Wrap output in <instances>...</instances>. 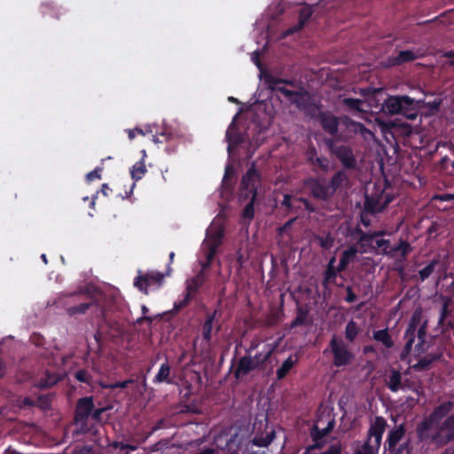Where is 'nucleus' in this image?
<instances>
[{"mask_svg":"<svg viewBox=\"0 0 454 454\" xmlns=\"http://www.w3.org/2000/svg\"><path fill=\"white\" fill-rule=\"evenodd\" d=\"M322 129L331 136H335L339 129V118L330 112H321L318 116Z\"/></svg>","mask_w":454,"mask_h":454,"instance_id":"15","label":"nucleus"},{"mask_svg":"<svg viewBox=\"0 0 454 454\" xmlns=\"http://www.w3.org/2000/svg\"><path fill=\"white\" fill-rule=\"evenodd\" d=\"M347 295L345 297V301L348 303H352L357 300L356 294L353 292V289L350 286H346Z\"/></svg>","mask_w":454,"mask_h":454,"instance_id":"63","label":"nucleus"},{"mask_svg":"<svg viewBox=\"0 0 454 454\" xmlns=\"http://www.w3.org/2000/svg\"><path fill=\"white\" fill-rule=\"evenodd\" d=\"M406 433L405 425L400 424L395 428L391 429L388 434L387 440L384 442L385 450H393L395 445L399 444L403 440Z\"/></svg>","mask_w":454,"mask_h":454,"instance_id":"20","label":"nucleus"},{"mask_svg":"<svg viewBox=\"0 0 454 454\" xmlns=\"http://www.w3.org/2000/svg\"><path fill=\"white\" fill-rule=\"evenodd\" d=\"M334 425V421L332 420L328 423L325 428L320 429L317 426L314 425L311 428L310 434L317 435V438H324L333 429Z\"/></svg>","mask_w":454,"mask_h":454,"instance_id":"47","label":"nucleus"},{"mask_svg":"<svg viewBox=\"0 0 454 454\" xmlns=\"http://www.w3.org/2000/svg\"><path fill=\"white\" fill-rule=\"evenodd\" d=\"M299 356L297 354L289 356L276 372L278 380H282L290 372L292 368L298 363Z\"/></svg>","mask_w":454,"mask_h":454,"instance_id":"26","label":"nucleus"},{"mask_svg":"<svg viewBox=\"0 0 454 454\" xmlns=\"http://www.w3.org/2000/svg\"><path fill=\"white\" fill-rule=\"evenodd\" d=\"M223 234V229H217L208 234L203 244L204 249L212 250L217 253L219 247L222 245Z\"/></svg>","mask_w":454,"mask_h":454,"instance_id":"23","label":"nucleus"},{"mask_svg":"<svg viewBox=\"0 0 454 454\" xmlns=\"http://www.w3.org/2000/svg\"><path fill=\"white\" fill-rule=\"evenodd\" d=\"M312 165L317 166L322 170L326 171L329 168V160L326 157H316Z\"/></svg>","mask_w":454,"mask_h":454,"instance_id":"56","label":"nucleus"},{"mask_svg":"<svg viewBox=\"0 0 454 454\" xmlns=\"http://www.w3.org/2000/svg\"><path fill=\"white\" fill-rule=\"evenodd\" d=\"M390 133L395 138H408L413 134V127L406 121L395 120L389 123Z\"/></svg>","mask_w":454,"mask_h":454,"instance_id":"17","label":"nucleus"},{"mask_svg":"<svg viewBox=\"0 0 454 454\" xmlns=\"http://www.w3.org/2000/svg\"><path fill=\"white\" fill-rule=\"evenodd\" d=\"M262 75L264 82L270 90L278 91L283 94L292 104L294 98L297 97L298 91L288 90L285 87L279 86L280 84H286L290 86L294 85V81L290 79L277 78L274 74L270 72H262Z\"/></svg>","mask_w":454,"mask_h":454,"instance_id":"6","label":"nucleus"},{"mask_svg":"<svg viewBox=\"0 0 454 454\" xmlns=\"http://www.w3.org/2000/svg\"><path fill=\"white\" fill-rule=\"evenodd\" d=\"M427 333V322H425L423 325H421L419 328L417 327L416 330V336L418 337V343L416 344V348L419 352L423 351V346L425 344V338Z\"/></svg>","mask_w":454,"mask_h":454,"instance_id":"44","label":"nucleus"},{"mask_svg":"<svg viewBox=\"0 0 454 454\" xmlns=\"http://www.w3.org/2000/svg\"><path fill=\"white\" fill-rule=\"evenodd\" d=\"M171 367L168 361L163 363L157 374L154 376L153 382L154 384H160V383H167V384H172L174 382L173 378H171Z\"/></svg>","mask_w":454,"mask_h":454,"instance_id":"27","label":"nucleus"},{"mask_svg":"<svg viewBox=\"0 0 454 454\" xmlns=\"http://www.w3.org/2000/svg\"><path fill=\"white\" fill-rule=\"evenodd\" d=\"M389 454H411L412 450L411 442L410 439L403 443L395 446L393 450H387Z\"/></svg>","mask_w":454,"mask_h":454,"instance_id":"42","label":"nucleus"},{"mask_svg":"<svg viewBox=\"0 0 454 454\" xmlns=\"http://www.w3.org/2000/svg\"><path fill=\"white\" fill-rule=\"evenodd\" d=\"M342 271L343 270H339V265L337 267H326L323 272V287L327 289L330 285H335L338 274L341 273Z\"/></svg>","mask_w":454,"mask_h":454,"instance_id":"29","label":"nucleus"},{"mask_svg":"<svg viewBox=\"0 0 454 454\" xmlns=\"http://www.w3.org/2000/svg\"><path fill=\"white\" fill-rule=\"evenodd\" d=\"M419 58V55L411 50L400 51L395 56H390L386 60V67H393L404 63L411 62Z\"/></svg>","mask_w":454,"mask_h":454,"instance_id":"18","label":"nucleus"},{"mask_svg":"<svg viewBox=\"0 0 454 454\" xmlns=\"http://www.w3.org/2000/svg\"><path fill=\"white\" fill-rule=\"evenodd\" d=\"M294 198L290 194L284 195L282 206L285 207L288 212H289V210H294V207H295V203H294Z\"/></svg>","mask_w":454,"mask_h":454,"instance_id":"57","label":"nucleus"},{"mask_svg":"<svg viewBox=\"0 0 454 454\" xmlns=\"http://www.w3.org/2000/svg\"><path fill=\"white\" fill-rule=\"evenodd\" d=\"M142 159L139 161H137L130 169V175L131 178L133 179L134 183L131 184V187L129 189V192H126V198L129 197V195L132 193L133 189L136 185V182L142 179L144 175L146 173V167L145 164V158L146 157V152L145 150H142Z\"/></svg>","mask_w":454,"mask_h":454,"instance_id":"19","label":"nucleus"},{"mask_svg":"<svg viewBox=\"0 0 454 454\" xmlns=\"http://www.w3.org/2000/svg\"><path fill=\"white\" fill-rule=\"evenodd\" d=\"M440 263V256L434 257V259L423 269L419 271V276L421 281H425L434 272L435 266Z\"/></svg>","mask_w":454,"mask_h":454,"instance_id":"39","label":"nucleus"},{"mask_svg":"<svg viewBox=\"0 0 454 454\" xmlns=\"http://www.w3.org/2000/svg\"><path fill=\"white\" fill-rule=\"evenodd\" d=\"M441 358V354H428L419 359L412 368L416 372H422L429 368V366L435 361Z\"/></svg>","mask_w":454,"mask_h":454,"instance_id":"31","label":"nucleus"},{"mask_svg":"<svg viewBox=\"0 0 454 454\" xmlns=\"http://www.w3.org/2000/svg\"><path fill=\"white\" fill-rule=\"evenodd\" d=\"M276 345L272 346L270 344H267L264 346L265 352L264 354L260 352L255 354L253 357L254 362H262V369L264 367L265 364L269 361L270 356H272L275 350Z\"/></svg>","mask_w":454,"mask_h":454,"instance_id":"36","label":"nucleus"},{"mask_svg":"<svg viewBox=\"0 0 454 454\" xmlns=\"http://www.w3.org/2000/svg\"><path fill=\"white\" fill-rule=\"evenodd\" d=\"M419 316L416 313L413 314L411 318L409 321L408 326L405 330L403 338L406 340L405 345L402 350L401 357L403 358V356L410 354V352L412 349L413 343L415 341L416 338V330L417 327H419Z\"/></svg>","mask_w":454,"mask_h":454,"instance_id":"13","label":"nucleus"},{"mask_svg":"<svg viewBox=\"0 0 454 454\" xmlns=\"http://www.w3.org/2000/svg\"><path fill=\"white\" fill-rule=\"evenodd\" d=\"M454 408L452 401H445L416 426V436L419 442L442 448L454 442Z\"/></svg>","mask_w":454,"mask_h":454,"instance_id":"1","label":"nucleus"},{"mask_svg":"<svg viewBox=\"0 0 454 454\" xmlns=\"http://www.w3.org/2000/svg\"><path fill=\"white\" fill-rule=\"evenodd\" d=\"M294 200V203L297 202L300 205L302 204L304 206L305 210L308 211L309 213H314L316 211V207H314V205L306 198L295 197Z\"/></svg>","mask_w":454,"mask_h":454,"instance_id":"51","label":"nucleus"},{"mask_svg":"<svg viewBox=\"0 0 454 454\" xmlns=\"http://www.w3.org/2000/svg\"><path fill=\"white\" fill-rule=\"evenodd\" d=\"M311 15H312V10L309 6L301 8L299 12L298 23L296 25L289 27L288 29H286L283 34L284 37L294 35V33L301 30L303 28V27L305 26V24L310 19Z\"/></svg>","mask_w":454,"mask_h":454,"instance_id":"21","label":"nucleus"},{"mask_svg":"<svg viewBox=\"0 0 454 454\" xmlns=\"http://www.w3.org/2000/svg\"><path fill=\"white\" fill-rule=\"evenodd\" d=\"M293 105H295L297 108L300 110H308L309 107L312 105L309 97L307 93H297V97H295L292 102Z\"/></svg>","mask_w":454,"mask_h":454,"instance_id":"38","label":"nucleus"},{"mask_svg":"<svg viewBox=\"0 0 454 454\" xmlns=\"http://www.w3.org/2000/svg\"><path fill=\"white\" fill-rule=\"evenodd\" d=\"M365 231H364L359 225H356L354 228H349L348 230V235L352 239L357 240L358 237H365Z\"/></svg>","mask_w":454,"mask_h":454,"instance_id":"55","label":"nucleus"},{"mask_svg":"<svg viewBox=\"0 0 454 454\" xmlns=\"http://www.w3.org/2000/svg\"><path fill=\"white\" fill-rule=\"evenodd\" d=\"M360 253L356 246L351 245L342 251L339 262V270H346L348 266L356 261L357 254Z\"/></svg>","mask_w":454,"mask_h":454,"instance_id":"22","label":"nucleus"},{"mask_svg":"<svg viewBox=\"0 0 454 454\" xmlns=\"http://www.w3.org/2000/svg\"><path fill=\"white\" fill-rule=\"evenodd\" d=\"M376 247L374 248L380 249L382 254L389 256L390 252V241L388 239H379L375 240Z\"/></svg>","mask_w":454,"mask_h":454,"instance_id":"49","label":"nucleus"},{"mask_svg":"<svg viewBox=\"0 0 454 454\" xmlns=\"http://www.w3.org/2000/svg\"><path fill=\"white\" fill-rule=\"evenodd\" d=\"M343 105L349 110L362 112V105L364 101L359 98H346L342 100Z\"/></svg>","mask_w":454,"mask_h":454,"instance_id":"45","label":"nucleus"},{"mask_svg":"<svg viewBox=\"0 0 454 454\" xmlns=\"http://www.w3.org/2000/svg\"><path fill=\"white\" fill-rule=\"evenodd\" d=\"M306 321V314H304L302 311H299L298 315L294 318V320L291 324V327H295L298 325H302L305 324Z\"/></svg>","mask_w":454,"mask_h":454,"instance_id":"61","label":"nucleus"},{"mask_svg":"<svg viewBox=\"0 0 454 454\" xmlns=\"http://www.w3.org/2000/svg\"><path fill=\"white\" fill-rule=\"evenodd\" d=\"M387 427V420L381 416H376L370 425L367 440L363 444L357 454H375L378 452L383 434Z\"/></svg>","mask_w":454,"mask_h":454,"instance_id":"3","label":"nucleus"},{"mask_svg":"<svg viewBox=\"0 0 454 454\" xmlns=\"http://www.w3.org/2000/svg\"><path fill=\"white\" fill-rule=\"evenodd\" d=\"M260 181V175L252 164L246 174L242 176L240 182V197L248 199L249 196L257 197V183Z\"/></svg>","mask_w":454,"mask_h":454,"instance_id":"9","label":"nucleus"},{"mask_svg":"<svg viewBox=\"0 0 454 454\" xmlns=\"http://www.w3.org/2000/svg\"><path fill=\"white\" fill-rule=\"evenodd\" d=\"M450 314V310L449 309V301H446L442 306L440 317L438 320V326H443L445 320Z\"/></svg>","mask_w":454,"mask_h":454,"instance_id":"50","label":"nucleus"},{"mask_svg":"<svg viewBox=\"0 0 454 454\" xmlns=\"http://www.w3.org/2000/svg\"><path fill=\"white\" fill-rule=\"evenodd\" d=\"M342 123L349 137L360 135L362 137L366 138L367 136L372 135V133L363 123L356 121L348 116H344L342 118Z\"/></svg>","mask_w":454,"mask_h":454,"instance_id":"16","label":"nucleus"},{"mask_svg":"<svg viewBox=\"0 0 454 454\" xmlns=\"http://www.w3.org/2000/svg\"><path fill=\"white\" fill-rule=\"evenodd\" d=\"M373 240L374 239H372L371 232H367L365 233V237H358L354 246H356L360 253L364 254L366 253L369 248H373V247L372 246V242Z\"/></svg>","mask_w":454,"mask_h":454,"instance_id":"37","label":"nucleus"},{"mask_svg":"<svg viewBox=\"0 0 454 454\" xmlns=\"http://www.w3.org/2000/svg\"><path fill=\"white\" fill-rule=\"evenodd\" d=\"M402 384V375L399 371L393 370L389 375L387 387L392 392H396L400 389Z\"/></svg>","mask_w":454,"mask_h":454,"instance_id":"41","label":"nucleus"},{"mask_svg":"<svg viewBox=\"0 0 454 454\" xmlns=\"http://www.w3.org/2000/svg\"><path fill=\"white\" fill-rule=\"evenodd\" d=\"M217 315V310L215 309L211 313H207L206 319L202 325V339L207 344H210L213 337L214 322Z\"/></svg>","mask_w":454,"mask_h":454,"instance_id":"24","label":"nucleus"},{"mask_svg":"<svg viewBox=\"0 0 454 454\" xmlns=\"http://www.w3.org/2000/svg\"><path fill=\"white\" fill-rule=\"evenodd\" d=\"M342 445L340 442H334L328 446V448L322 451L320 454H341Z\"/></svg>","mask_w":454,"mask_h":454,"instance_id":"53","label":"nucleus"},{"mask_svg":"<svg viewBox=\"0 0 454 454\" xmlns=\"http://www.w3.org/2000/svg\"><path fill=\"white\" fill-rule=\"evenodd\" d=\"M206 278V274L202 271H199L193 278L188 279L186 281L185 296L178 304H175V308L179 310L185 307L204 285Z\"/></svg>","mask_w":454,"mask_h":454,"instance_id":"10","label":"nucleus"},{"mask_svg":"<svg viewBox=\"0 0 454 454\" xmlns=\"http://www.w3.org/2000/svg\"><path fill=\"white\" fill-rule=\"evenodd\" d=\"M346 180L347 175L343 170H338L337 172L334 173V175L332 176L328 184L333 195L335 194L336 191L342 186L343 183Z\"/></svg>","mask_w":454,"mask_h":454,"instance_id":"34","label":"nucleus"},{"mask_svg":"<svg viewBox=\"0 0 454 454\" xmlns=\"http://www.w3.org/2000/svg\"><path fill=\"white\" fill-rule=\"evenodd\" d=\"M74 378L79 382L85 383L87 385H91L93 380L92 375L85 369L76 371L74 372Z\"/></svg>","mask_w":454,"mask_h":454,"instance_id":"46","label":"nucleus"},{"mask_svg":"<svg viewBox=\"0 0 454 454\" xmlns=\"http://www.w3.org/2000/svg\"><path fill=\"white\" fill-rule=\"evenodd\" d=\"M421 102L407 95L387 96L381 105V111L389 115L397 114L408 120H415Z\"/></svg>","mask_w":454,"mask_h":454,"instance_id":"2","label":"nucleus"},{"mask_svg":"<svg viewBox=\"0 0 454 454\" xmlns=\"http://www.w3.org/2000/svg\"><path fill=\"white\" fill-rule=\"evenodd\" d=\"M311 196L319 200L328 201L333 197V193L328 184H324L318 178L310 177L305 181Z\"/></svg>","mask_w":454,"mask_h":454,"instance_id":"11","label":"nucleus"},{"mask_svg":"<svg viewBox=\"0 0 454 454\" xmlns=\"http://www.w3.org/2000/svg\"><path fill=\"white\" fill-rule=\"evenodd\" d=\"M262 369V362H254L251 356H245L239 358L237 368L234 371V376L239 380L241 376L247 375L254 370Z\"/></svg>","mask_w":454,"mask_h":454,"instance_id":"14","label":"nucleus"},{"mask_svg":"<svg viewBox=\"0 0 454 454\" xmlns=\"http://www.w3.org/2000/svg\"><path fill=\"white\" fill-rule=\"evenodd\" d=\"M276 438L275 430H271L265 436L258 433L254 436L251 442L256 447H268Z\"/></svg>","mask_w":454,"mask_h":454,"instance_id":"32","label":"nucleus"},{"mask_svg":"<svg viewBox=\"0 0 454 454\" xmlns=\"http://www.w3.org/2000/svg\"><path fill=\"white\" fill-rule=\"evenodd\" d=\"M372 339L381 343L387 348H391L394 346V340L387 328L374 331L372 333Z\"/></svg>","mask_w":454,"mask_h":454,"instance_id":"28","label":"nucleus"},{"mask_svg":"<svg viewBox=\"0 0 454 454\" xmlns=\"http://www.w3.org/2000/svg\"><path fill=\"white\" fill-rule=\"evenodd\" d=\"M172 271V268L168 265L166 270V273L160 272H148L144 275H139L134 279V286L137 288L139 291L147 294V288L153 285H156L157 286H160L163 284L164 278L166 276H170Z\"/></svg>","mask_w":454,"mask_h":454,"instance_id":"8","label":"nucleus"},{"mask_svg":"<svg viewBox=\"0 0 454 454\" xmlns=\"http://www.w3.org/2000/svg\"><path fill=\"white\" fill-rule=\"evenodd\" d=\"M93 409L94 403L92 396H85L78 399L74 411V421L76 423L86 424Z\"/></svg>","mask_w":454,"mask_h":454,"instance_id":"12","label":"nucleus"},{"mask_svg":"<svg viewBox=\"0 0 454 454\" xmlns=\"http://www.w3.org/2000/svg\"><path fill=\"white\" fill-rule=\"evenodd\" d=\"M133 383L132 380H127L123 381H117L114 384L111 385L113 388H126L129 384Z\"/></svg>","mask_w":454,"mask_h":454,"instance_id":"64","label":"nucleus"},{"mask_svg":"<svg viewBox=\"0 0 454 454\" xmlns=\"http://www.w3.org/2000/svg\"><path fill=\"white\" fill-rule=\"evenodd\" d=\"M325 144L345 169H355L356 168V160L350 146L344 145H336L332 139H327Z\"/></svg>","mask_w":454,"mask_h":454,"instance_id":"7","label":"nucleus"},{"mask_svg":"<svg viewBox=\"0 0 454 454\" xmlns=\"http://www.w3.org/2000/svg\"><path fill=\"white\" fill-rule=\"evenodd\" d=\"M204 254L205 260L200 262V271H202L204 274H206V271L209 270V268L211 267L212 262L216 254V252L208 249H204Z\"/></svg>","mask_w":454,"mask_h":454,"instance_id":"43","label":"nucleus"},{"mask_svg":"<svg viewBox=\"0 0 454 454\" xmlns=\"http://www.w3.org/2000/svg\"><path fill=\"white\" fill-rule=\"evenodd\" d=\"M93 302H82L77 305H74L68 307L67 309V313L70 317H75L77 315H83L87 312V310L92 306Z\"/></svg>","mask_w":454,"mask_h":454,"instance_id":"40","label":"nucleus"},{"mask_svg":"<svg viewBox=\"0 0 454 454\" xmlns=\"http://www.w3.org/2000/svg\"><path fill=\"white\" fill-rule=\"evenodd\" d=\"M360 332H361V328L358 325V324L356 321H354L353 319H351L348 322V324L346 325V327H345V331H344L345 339L348 342L353 343L355 341V340L356 339V337L358 336V334L360 333Z\"/></svg>","mask_w":454,"mask_h":454,"instance_id":"33","label":"nucleus"},{"mask_svg":"<svg viewBox=\"0 0 454 454\" xmlns=\"http://www.w3.org/2000/svg\"><path fill=\"white\" fill-rule=\"evenodd\" d=\"M102 320L103 322L107 325L111 329H120L121 327V324L119 322H112L105 311V309H102Z\"/></svg>","mask_w":454,"mask_h":454,"instance_id":"58","label":"nucleus"},{"mask_svg":"<svg viewBox=\"0 0 454 454\" xmlns=\"http://www.w3.org/2000/svg\"><path fill=\"white\" fill-rule=\"evenodd\" d=\"M329 348L333 354V364L336 367H344L352 363L355 355L348 344L337 335H333L329 341Z\"/></svg>","mask_w":454,"mask_h":454,"instance_id":"5","label":"nucleus"},{"mask_svg":"<svg viewBox=\"0 0 454 454\" xmlns=\"http://www.w3.org/2000/svg\"><path fill=\"white\" fill-rule=\"evenodd\" d=\"M226 140L228 142V152L231 153L232 149L244 142V138L237 127L231 125L226 131Z\"/></svg>","mask_w":454,"mask_h":454,"instance_id":"25","label":"nucleus"},{"mask_svg":"<svg viewBox=\"0 0 454 454\" xmlns=\"http://www.w3.org/2000/svg\"><path fill=\"white\" fill-rule=\"evenodd\" d=\"M310 437L313 441V448L315 450H321L325 447V441L324 440V438H317V435H314L312 434H310Z\"/></svg>","mask_w":454,"mask_h":454,"instance_id":"62","label":"nucleus"},{"mask_svg":"<svg viewBox=\"0 0 454 454\" xmlns=\"http://www.w3.org/2000/svg\"><path fill=\"white\" fill-rule=\"evenodd\" d=\"M250 201L244 207L242 215L245 219L252 220L254 216V201L256 197L249 196Z\"/></svg>","mask_w":454,"mask_h":454,"instance_id":"48","label":"nucleus"},{"mask_svg":"<svg viewBox=\"0 0 454 454\" xmlns=\"http://www.w3.org/2000/svg\"><path fill=\"white\" fill-rule=\"evenodd\" d=\"M318 239L320 247L325 249H329L333 244V239L330 235L319 237Z\"/></svg>","mask_w":454,"mask_h":454,"instance_id":"59","label":"nucleus"},{"mask_svg":"<svg viewBox=\"0 0 454 454\" xmlns=\"http://www.w3.org/2000/svg\"><path fill=\"white\" fill-rule=\"evenodd\" d=\"M422 101L423 102L420 103L419 109H427V111L425 113L426 115H434L439 112L442 104V99L434 98L433 100L428 102H426L425 100Z\"/></svg>","mask_w":454,"mask_h":454,"instance_id":"35","label":"nucleus"},{"mask_svg":"<svg viewBox=\"0 0 454 454\" xmlns=\"http://www.w3.org/2000/svg\"><path fill=\"white\" fill-rule=\"evenodd\" d=\"M103 171L102 167H97L94 170L89 172L86 175V181L90 183L96 179H101V173Z\"/></svg>","mask_w":454,"mask_h":454,"instance_id":"54","label":"nucleus"},{"mask_svg":"<svg viewBox=\"0 0 454 454\" xmlns=\"http://www.w3.org/2000/svg\"><path fill=\"white\" fill-rule=\"evenodd\" d=\"M440 166L444 170H448L449 168L451 167V174L454 175V160L445 156L441 160Z\"/></svg>","mask_w":454,"mask_h":454,"instance_id":"60","label":"nucleus"},{"mask_svg":"<svg viewBox=\"0 0 454 454\" xmlns=\"http://www.w3.org/2000/svg\"><path fill=\"white\" fill-rule=\"evenodd\" d=\"M394 200V196L385 192L380 185H374L372 194L365 195L364 211L372 215L383 211Z\"/></svg>","mask_w":454,"mask_h":454,"instance_id":"4","label":"nucleus"},{"mask_svg":"<svg viewBox=\"0 0 454 454\" xmlns=\"http://www.w3.org/2000/svg\"><path fill=\"white\" fill-rule=\"evenodd\" d=\"M412 251V247L411 244L403 239H400L399 243L395 247H391L389 253V257H395L397 253H400L402 260H406L408 254Z\"/></svg>","mask_w":454,"mask_h":454,"instance_id":"30","label":"nucleus"},{"mask_svg":"<svg viewBox=\"0 0 454 454\" xmlns=\"http://www.w3.org/2000/svg\"><path fill=\"white\" fill-rule=\"evenodd\" d=\"M59 381V378L55 375H47L45 379H41V387L47 388L54 386Z\"/></svg>","mask_w":454,"mask_h":454,"instance_id":"52","label":"nucleus"}]
</instances>
